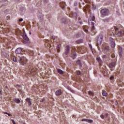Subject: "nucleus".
Instances as JSON below:
<instances>
[{"label":"nucleus","instance_id":"f257e3e1","mask_svg":"<svg viewBox=\"0 0 124 124\" xmlns=\"http://www.w3.org/2000/svg\"><path fill=\"white\" fill-rule=\"evenodd\" d=\"M108 15H109V10L108 9H103L101 11V17L102 18H104Z\"/></svg>","mask_w":124,"mask_h":124},{"label":"nucleus","instance_id":"f03ea898","mask_svg":"<svg viewBox=\"0 0 124 124\" xmlns=\"http://www.w3.org/2000/svg\"><path fill=\"white\" fill-rule=\"evenodd\" d=\"M19 62L21 63V65H25L26 64V62H27V59L24 56H19Z\"/></svg>","mask_w":124,"mask_h":124},{"label":"nucleus","instance_id":"7ed1b4c3","mask_svg":"<svg viewBox=\"0 0 124 124\" xmlns=\"http://www.w3.org/2000/svg\"><path fill=\"white\" fill-rule=\"evenodd\" d=\"M69 51H70V48L69 46H66L65 51L63 53V57L64 58H67L68 53H69Z\"/></svg>","mask_w":124,"mask_h":124},{"label":"nucleus","instance_id":"20e7f679","mask_svg":"<svg viewBox=\"0 0 124 124\" xmlns=\"http://www.w3.org/2000/svg\"><path fill=\"white\" fill-rule=\"evenodd\" d=\"M75 50L76 51H78V52H80V53H83V52H85V51H86V47L84 46L77 47V48H75Z\"/></svg>","mask_w":124,"mask_h":124},{"label":"nucleus","instance_id":"39448f33","mask_svg":"<svg viewBox=\"0 0 124 124\" xmlns=\"http://www.w3.org/2000/svg\"><path fill=\"white\" fill-rule=\"evenodd\" d=\"M109 41L111 47L112 48H115V46H116V44H115V40H114V39H113L112 38L110 37L109 38Z\"/></svg>","mask_w":124,"mask_h":124},{"label":"nucleus","instance_id":"423d86ee","mask_svg":"<svg viewBox=\"0 0 124 124\" xmlns=\"http://www.w3.org/2000/svg\"><path fill=\"white\" fill-rule=\"evenodd\" d=\"M115 31V34L116 35H117L118 36H121L122 34H123V32L121 31H119V29L117 28L116 27L114 28Z\"/></svg>","mask_w":124,"mask_h":124},{"label":"nucleus","instance_id":"0eeeda50","mask_svg":"<svg viewBox=\"0 0 124 124\" xmlns=\"http://www.w3.org/2000/svg\"><path fill=\"white\" fill-rule=\"evenodd\" d=\"M103 38V37L101 35H99L98 36L97 41V44H98V45L101 44V42H102V39Z\"/></svg>","mask_w":124,"mask_h":124},{"label":"nucleus","instance_id":"6e6552de","mask_svg":"<svg viewBox=\"0 0 124 124\" xmlns=\"http://www.w3.org/2000/svg\"><path fill=\"white\" fill-rule=\"evenodd\" d=\"M116 65V62H112L109 64V67L111 68V70H113Z\"/></svg>","mask_w":124,"mask_h":124},{"label":"nucleus","instance_id":"1a4fd4ad","mask_svg":"<svg viewBox=\"0 0 124 124\" xmlns=\"http://www.w3.org/2000/svg\"><path fill=\"white\" fill-rule=\"evenodd\" d=\"M22 48L19 47L16 50V55H20V54L22 53Z\"/></svg>","mask_w":124,"mask_h":124},{"label":"nucleus","instance_id":"9d476101","mask_svg":"<svg viewBox=\"0 0 124 124\" xmlns=\"http://www.w3.org/2000/svg\"><path fill=\"white\" fill-rule=\"evenodd\" d=\"M22 37H23L24 39H25V40H26V41H29V37H28V36H27L26 32H24L23 33Z\"/></svg>","mask_w":124,"mask_h":124},{"label":"nucleus","instance_id":"9b49d317","mask_svg":"<svg viewBox=\"0 0 124 124\" xmlns=\"http://www.w3.org/2000/svg\"><path fill=\"white\" fill-rule=\"evenodd\" d=\"M119 56L120 58L122 57V55H123V47L119 46Z\"/></svg>","mask_w":124,"mask_h":124},{"label":"nucleus","instance_id":"f8f14e48","mask_svg":"<svg viewBox=\"0 0 124 124\" xmlns=\"http://www.w3.org/2000/svg\"><path fill=\"white\" fill-rule=\"evenodd\" d=\"M62 93V92L61 90H58L55 92L56 95H61Z\"/></svg>","mask_w":124,"mask_h":124},{"label":"nucleus","instance_id":"ddd939ff","mask_svg":"<svg viewBox=\"0 0 124 124\" xmlns=\"http://www.w3.org/2000/svg\"><path fill=\"white\" fill-rule=\"evenodd\" d=\"M81 122H86L87 123H89V124H92V123H93V120L89 119H82L81 120Z\"/></svg>","mask_w":124,"mask_h":124},{"label":"nucleus","instance_id":"4468645a","mask_svg":"<svg viewBox=\"0 0 124 124\" xmlns=\"http://www.w3.org/2000/svg\"><path fill=\"white\" fill-rule=\"evenodd\" d=\"M109 46H103V50H104L105 52H108V51H109Z\"/></svg>","mask_w":124,"mask_h":124},{"label":"nucleus","instance_id":"2eb2a0df","mask_svg":"<svg viewBox=\"0 0 124 124\" xmlns=\"http://www.w3.org/2000/svg\"><path fill=\"white\" fill-rule=\"evenodd\" d=\"M60 6L62 9H64V7H65V2H61L60 3Z\"/></svg>","mask_w":124,"mask_h":124},{"label":"nucleus","instance_id":"dca6fc26","mask_svg":"<svg viewBox=\"0 0 124 124\" xmlns=\"http://www.w3.org/2000/svg\"><path fill=\"white\" fill-rule=\"evenodd\" d=\"M91 26L92 27V28L91 29V31L92 32H93L94 31V23L93 21L91 22Z\"/></svg>","mask_w":124,"mask_h":124},{"label":"nucleus","instance_id":"f3484780","mask_svg":"<svg viewBox=\"0 0 124 124\" xmlns=\"http://www.w3.org/2000/svg\"><path fill=\"white\" fill-rule=\"evenodd\" d=\"M26 100L27 103L31 106V99H30L29 98H27Z\"/></svg>","mask_w":124,"mask_h":124},{"label":"nucleus","instance_id":"a211bd4d","mask_svg":"<svg viewBox=\"0 0 124 124\" xmlns=\"http://www.w3.org/2000/svg\"><path fill=\"white\" fill-rule=\"evenodd\" d=\"M77 55H76V53H75V52H73L72 55H71V57L74 60V59H75V58H76Z\"/></svg>","mask_w":124,"mask_h":124},{"label":"nucleus","instance_id":"6ab92c4d","mask_svg":"<svg viewBox=\"0 0 124 124\" xmlns=\"http://www.w3.org/2000/svg\"><path fill=\"white\" fill-rule=\"evenodd\" d=\"M83 42H84V40H83V39H80L76 41V43L78 44H80V43H83Z\"/></svg>","mask_w":124,"mask_h":124},{"label":"nucleus","instance_id":"aec40b11","mask_svg":"<svg viewBox=\"0 0 124 124\" xmlns=\"http://www.w3.org/2000/svg\"><path fill=\"white\" fill-rule=\"evenodd\" d=\"M14 101L16 102V103H17L18 104H19V103H21V101H20V99L18 98L14 99Z\"/></svg>","mask_w":124,"mask_h":124},{"label":"nucleus","instance_id":"412c9836","mask_svg":"<svg viewBox=\"0 0 124 124\" xmlns=\"http://www.w3.org/2000/svg\"><path fill=\"white\" fill-rule=\"evenodd\" d=\"M96 61L99 62V63H102V60L100 59V57L96 58Z\"/></svg>","mask_w":124,"mask_h":124},{"label":"nucleus","instance_id":"4be33fe9","mask_svg":"<svg viewBox=\"0 0 124 124\" xmlns=\"http://www.w3.org/2000/svg\"><path fill=\"white\" fill-rule=\"evenodd\" d=\"M57 71L59 74H63V71L61 69H58Z\"/></svg>","mask_w":124,"mask_h":124},{"label":"nucleus","instance_id":"5701e85b","mask_svg":"<svg viewBox=\"0 0 124 124\" xmlns=\"http://www.w3.org/2000/svg\"><path fill=\"white\" fill-rule=\"evenodd\" d=\"M77 63L79 65V66H80V67L82 66V64H81V61L80 60H78L77 61Z\"/></svg>","mask_w":124,"mask_h":124},{"label":"nucleus","instance_id":"b1692460","mask_svg":"<svg viewBox=\"0 0 124 124\" xmlns=\"http://www.w3.org/2000/svg\"><path fill=\"white\" fill-rule=\"evenodd\" d=\"M28 68L29 69V71H30L31 73H32V72H33V70L32 69V68L31 66H29L28 67Z\"/></svg>","mask_w":124,"mask_h":124},{"label":"nucleus","instance_id":"393cba45","mask_svg":"<svg viewBox=\"0 0 124 124\" xmlns=\"http://www.w3.org/2000/svg\"><path fill=\"white\" fill-rule=\"evenodd\" d=\"M88 93L90 95H92V96H93V95H94V93L92 91L88 92Z\"/></svg>","mask_w":124,"mask_h":124},{"label":"nucleus","instance_id":"a878e982","mask_svg":"<svg viewBox=\"0 0 124 124\" xmlns=\"http://www.w3.org/2000/svg\"><path fill=\"white\" fill-rule=\"evenodd\" d=\"M29 54L31 55V56H33L34 55V53H33V51H31V50H30L29 52H28Z\"/></svg>","mask_w":124,"mask_h":124},{"label":"nucleus","instance_id":"bb28decb","mask_svg":"<svg viewBox=\"0 0 124 124\" xmlns=\"http://www.w3.org/2000/svg\"><path fill=\"white\" fill-rule=\"evenodd\" d=\"M80 36H81V33H78L76 35V37L78 38V37H80Z\"/></svg>","mask_w":124,"mask_h":124},{"label":"nucleus","instance_id":"cd10ccee","mask_svg":"<svg viewBox=\"0 0 124 124\" xmlns=\"http://www.w3.org/2000/svg\"><path fill=\"white\" fill-rule=\"evenodd\" d=\"M102 94L104 96H106V95H107V93L106 92H104L102 93Z\"/></svg>","mask_w":124,"mask_h":124},{"label":"nucleus","instance_id":"c85d7f7f","mask_svg":"<svg viewBox=\"0 0 124 124\" xmlns=\"http://www.w3.org/2000/svg\"><path fill=\"white\" fill-rule=\"evenodd\" d=\"M103 21L104 22H109V18H107V19H103Z\"/></svg>","mask_w":124,"mask_h":124},{"label":"nucleus","instance_id":"c756f323","mask_svg":"<svg viewBox=\"0 0 124 124\" xmlns=\"http://www.w3.org/2000/svg\"><path fill=\"white\" fill-rule=\"evenodd\" d=\"M4 114H6V115H8L9 117H11V114H10L9 113H7L6 112H4Z\"/></svg>","mask_w":124,"mask_h":124},{"label":"nucleus","instance_id":"7c9ffc66","mask_svg":"<svg viewBox=\"0 0 124 124\" xmlns=\"http://www.w3.org/2000/svg\"><path fill=\"white\" fill-rule=\"evenodd\" d=\"M13 62H17V60L16 59V58L14 57L13 58Z\"/></svg>","mask_w":124,"mask_h":124},{"label":"nucleus","instance_id":"2f4dec72","mask_svg":"<svg viewBox=\"0 0 124 124\" xmlns=\"http://www.w3.org/2000/svg\"><path fill=\"white\" fill-rule=\"evenodd\" d=\"M101 119H104V118H105V116L103 114H101L100 116Z\"/></svg>","mask_w":124,"mask_h":124},{"label":"nucleus","instance_id":"473e14b6","mask_svg":"<svg viewBox=\"0 0 124 124\" xmlns=\"http://www.w3.org/2000/svg\"><path fill=\"white\" fill-rule=\"evenodd\" d=\"M77 75H80L81 74V72L79 71H78L77 72Z\"/></svg>","mask_w":124,"mask_h":124},{"label":"nucleus","instance_id":"72a5a7b5","mask_svg":"<svg viewBox=\"0 0 124 124\" xmlns=\"http://www.w3.org/2000/svg\"><path fill=\"white\" fill-rule=\"evenodd\" d=\"M110 80H114V76L110 77Z\"/></svg>","mask_w":124,"mask_h":124},{"label":"nucleus","instance_id":"f704fd0d","mask_svg":"<svg viewBox=\"0 0 124 124\" xmlns=\"http://www.w3.org/2000/svg\"><path fill=\"white\" fill-rule=\"evenodd\" d=\"M6 19L7 20H9L10 19V16H8L7 17H6Z\"/></svg>","mask_w":124,"mask_h":124},{"label":"nucleus","instance_id":"c9c22d12","mask_svg":"<svg viewBox=\"0 0 124 124\" xmlns=\"http://www.w3.org/2000/svg\"><path fill=\"white\" fill-rule=\"evenodd\" d=\"M70 91L72 93H75V91H74L73 90H72V89H70Z\"/></svg>","mask_w":124,"mask_h":124},{"label":"nucleus","instance_id":"e433bc0d","mask_svg":"<svg viewBox=\"0 0 124 124\" xmlns=\"http://www.w3.org/2000/svg\"><path fill=\"white\" fill-rule=\"evenodd\" d=\"M93 8L94 10H95L96 9V7L95 6H94V5H93Z\"/></svg>","mask_w":124,"mask_h":124},{"label":"nucleus","instance_id":"4c0bfd02","mask_svg":"<svg viewBox=\"0 0 124 124\" xmlns=\"http://www.w3.org/2000/svg\"><path fill=\"white\" fill-rule=\"evenodd\" d=\"M60 47H61V45H58V46H57V50H59V49H60Z\"/></svg>","mask_w":124,"mask_h":124},{"label":"nucleus","instance_id":"58836bf2","mask_svg":"<svg viewBox=\"0 0 124 124\" xmlns=\"http://www.w3.org/2000/svg\"><path fill=\"white\" fill-rule=\"evenodd\" d=\"M107 117H108V113H106L105 114V118H107Z\"/></svg>","mask_w":124,"mask_h":124},{"label":"nucleus","instance_id":"ea45409f","mask_svg":"<svg viewBox=\"0 0 124 124\" xmlns=\"http://www.w3.org/2000/svg\"><path fill=\"white\" fill-rule=\"evenodd\" d=\"M108 56H106V55H103L102 56V58H107Z\"/></svg>","mask_w":124,"mask_h":124},{"label":"nucleus","instance_id":"a19ab883","mask_svg":"<svg viewBox=\"0 0 124 124\" xmlns=\"http://www.w3.org/2000/svg\"><path fill=\"white\" fill-rule=\"evenodd\" d=\"M12 122L13 124H16V123H15V121L14 120H12Z\"/></svg>","mask_w":124,"mask_h":124},{"label":"nucleus","instance_id":"79ce46f5","mask_svg":"<svg viewBox=\"0 0 124 124\" xmlns=\"http://www.w3.org/2000/svg\"><path fill=\"white\" fill-rule=\"evenodd\" d=\"M52 39H56V36H52Z\"/></svg>","mask_w":124,"mask_h":124},{"label":"nucleus","instance_id":"37998d69","mask_svg":"<svg viewBox=\"0 0 124 124\" xmlns=\"http://www.w3.org/2000/svg\"><path fill=\"white\" fill-rule=\"evenodd\" d=\"M84 31H85V32H88V30L86 29H84Z\"/></svg>","mask_w":124,"mask_h":124},{"label":"nucleus","instance_id":"c03bdc74","mask_svg":"<svg viewBox=\"0 0 124 124\" xmlns=\"http://www.w3.org/2000/svg\"><path fill=\"white\" fill-rule=\"evenodd\" d=\"M84 1H85V2H89V1H90V0H84Z\"/></svg>","mask_w":124,"mask_h":124},{"label":"nucleus","instance_id":"a18cd8bd","mask_svg":"<svg viewBox=\"0 0 124 124\" xmlns=\"http://www.w3.org/2000/svg\"><path fill=\"white\" fill-rule=\"evenodd\" d=\"M92 20H94L95 19V17L94 16H93L92 18Z\"/></svg>","mask_w":124,"mask_h":124},{"label":"nucleus","instance_id":"49530a36","mask_svg":"<svg viewBox=\"0 0 124 124\" xmlns=\"http://www.w3.org/2000/svg\"><path fill=\"white\" fill-rule=\"evenodd\" d=\"M19 21V22H22L23 21V18H20Z\"/></svg>","mask_w":124,"mask_h":124},{"label":"nucleus","instance_id":"de8ad7c7","mask_svg":"<svg viewBox=\"0 0 124 124\" xmlns=\"http://www.w3.org/2000/svg\"><path fill=\"white\" fill-rule=\"evenodd\" d=\"M111 57L112 58H115V55L114 54L111 55Z\"/></svg>","mask_w":124,"mask_h":124},{"label":"nucleus","instance_id":"09e8293b","mask_svg":"<svg viewBox=\"0 0 124 124\" xmlns=\"http://www.w3.org/2000/svg\"><path fill=\"white\" fill-rule=\"evenodd\" d=\"M15 1H16V2H18V1H19L20 0H15Z\"/></svg>","mask_w":124,"mask_h":124},{"label":"nucleus","instance_id":"8fccbe9b","mask_svg":"<svg viewBox=\"0 0 124 124\" xmlns=\"http://www.w3.org/2000/svg\"><path fill=\"white\" fill-rule=\"evenodd\" d=\"M90 6H89V7L87 8V9H90Z\"/></svg>","mask_w":124,"mask_h":124},{"label":"nucleus","instance_id":"3c124183","mask_svg":"<svg viewBox=\"0 0 124 124\" xmlns=\"http://www.w3.org/2000/svg\"><path fill=\"white\" fill-rule=\"evenodd\" d=\"M0 95H1V92L0 91Z\"/></svg>","mask_w":124,"mask_h":124},{"label":"nucleus","instance_id":"603ef678","mask_svg":"<svg viewBox=\"0 0 124 124\" xmlns=\"http://www.w3.org/2000/svg\"><path fill=\"white\" fill-rule=\"evenodd\" d=\"M30 34H31V32H30Z\"/></svg>","mask_w":124,"mask_h":124},{"label":"nucleus","instance_id":"864d4df0","mask_svg":"<svg viewBox=\"0 0 124 124\" xmlns=\"http://www.w3.org/2000/svg\"><path fill=\"white\" fill-rule=\"evenodd\" d=\"M48 45H49V46H51V45H50V44H49Z\"/></svg>","mask_w":124,"mask_h":124},{"label":"nucleus","instance_id":"5fc2aeb1","mask_svg":"<svg viewBox=\"0 0 124 124\" xmlns=\"http://www.w3.org/2000/svg\"><path fill=\"white\" fill-rule=\"evenodd\" d=\"M17 87H20V85H17Z\"/></svg>","mask_w":124,"mask_h":124},{"label":"nucleus","instance_id":"6e6d98bb","mask_svg":"<svg viewBox=\"0 0 124 124\" xmlns=\"http://www.w3.org/2000/svg\"><path fill=\"white\" fill-rule=\"evenodd\" d=\"M89 46H90V47H91V45H90Z\"/></svg>","mask_w":124,"mask_h":124},{"label":"nucleus","instance_id":"4d7b16f0","mask_svg":"<svg viewBox=\"0 0 124 124\" xmlns=\"http://www.w3.org/2000/svg\"><path fill=\"white\" fill-rule=\"evenodd\" d=\"M27 0L30 1V0Z\"/></svg>","mask_w":124,"mask_h":124},{"label":"nucleus","instance_id":"13d9d810","mask_svg":"<svg viewBox=\"0 0 124 124\" xmlns=\"http://www.w3.org/2000/svg\"><path fill=\"white\" fill-rule=\"evenodd\" d=\"M89 24H90V21H89Z\"/></svg>","mask_w":124,"mask_h":124},{"label":"nucleus","instance_id":"bf43d9fd","mask_svg":"<svg viewBox=\"0 0 124 124\" xmlns=\"http://www.w3.org/2000/svg\"><path fill=\"white\" fill-rule=\"evenodd\" d=\"M113 33H115V32H113Z\"/></svg>","mask_w":124,"mask_h":124}]
</instances>
